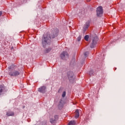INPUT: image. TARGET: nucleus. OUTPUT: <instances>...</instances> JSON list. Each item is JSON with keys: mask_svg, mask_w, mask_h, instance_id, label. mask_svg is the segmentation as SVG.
<instances>
[{"mask_svg": "<svg viewBox=\"0 0 125 125\" xmlns=\"http://www.w3.org/2000/svg\"><path fill=\"white\" fill-rule=\"evenodd\" d=\"M103 14V8H102V6H99L97 8V15L99 17L102 16Z\"/></svg>", "mask_w": 125, "mask_h": 125, "instance_id": "7ed1b4c3", "label": "nucleus"}, {"mask_svg": "<svg viewBox=\"0 0 125 125\" xmlns=\"http://www.w3.org/2000/svg\"><path fill=\"white\" fill-rule=\"evenodd\" d=\"M46 87L44 86H42L38 89V91L41 93H44L45 92Z\"/></svg>", "mask_w": 125, "mask_h": 125, "instance_id": "0eeeda50", "label": "nucleus"}, {"mask_svg": "<svg viewBox=\"0 0 125 125\" xmlns=\"http://www.w3.org/2000/svg\"><path fill=\"white\" fill-rule=\"evenodd\" d=\"M58 116L55 115L54 117L50 118V123H51V124H56L57 123V121H58Z\"/></svg>", "mask_w": 125, "mask_h": 125, "instance_id": "39448f33", "label": "nucleus"}, {"mask_svg": "<svg viewBox=\"0 0 125 125\" xmlns=\"http://www.w3.org/2000/svg\"><path fill=\"white\" fill-rule=\"evenodd\" d=\"M69 57V55L68 54V53L66 52H63L61 54V58L62 59H63V60H66V58H68Z\"/></svg>", "mask_w": 125, "mask_h": 125, "instance_id": "423d86ee", "label": "nucleus"}, {"mask_svg": "<svg viewBox=\"0 0 125 125\" xmlns=\"http://www.w3.org/2000/svg\"><path fill=\"white\" fill-rule=\"evenodd\" d=\"M20 73L19 72L17 71H14L13 72H9V74L10 76H18L19 75H20Z\"/></svg>", "mask_w": 125, "mask_h": 125, "instance_id": "6e6552de", "label": "nucleus"}, {"mask_svg": "<svg viewBox=\"0 0 125 125\" xmlns=\"http://www.w3.org/2000/svg\"><path fill=\"white\" fill-rule=\"evenodd\" d=\"M55 35L50 36V35L48 34L47 35H45L43 38H42V44L43 47H45V45H46L47 43L51 42L50 40L51 39H54L55 37H57L59 31L58 29H55Z\"/></svg>", "mask_w": 125, "mask_h": 125, "instance_id": "f257e3e1", "label": "nucleus"}, {"mask_svg": "<svg viewBox=\"0 0 125 125\" xmlns=\"http://www.w3.org/2000/svg\"><path fill=\"white\" fill-rule=\"evenodd\" d=\"M3 87L2 86H0V94L2 92Z\"/></svg>", "mask_w": 125, "mask_h": 125, "instance_id": "2eb2a0df", "label": "nucleus"}, {"mask_svg": "<svg viewBox=\"0 0 125 125\" xmlns=\"http://www.w3.org/2000/svg\"><path fill=\"white\" fill-rule=\"evenodd\" d=\"M77 124L76 123V121H71L68 123V125H76Z\"/></svg>", "mask_w": 125, "mask_h": 125, "instance_id": "9b49d317", "label": "nucleus"}, {"mask_svg": "<svg viewBox=\"0 0 125 125\" xmlns=\"http://www.w3.org/2000/svg\"><path fill=\"white\" fill-rule=\"evenodd\" d=\"M79 109H77L75 111V118L76 119H78L79 117H80V111H79Z\"/></svg>", "mask_w": 125, "mask_h": 125, "instance_id": "1a4fd4ad", "label": "nucleus"}, {"mask_svg": "<svg viewBox=\"0 0 125 125\" xmlns=\"http://www.w3.org/2000/svg\"><path fill=\"white\" fill-rule=\"evenodd\" d=\"M98 37H95L92 40V42L91 43L90 46L91 48H93L96 45V43H97V42H98Z\"/></svg>", "mask_w": 125, "mask_h": 125, "instance_id": "20e7f679", "label": "nucleus"}, {"mask_svg": "<svg viewBox=\"0 0 125 125\" xmlns=\"http://www.w3.org/2000/svg\"><path fill=\"white\" fill-rule=\"evenodd\" d=\"M1 14H2V13L1 12H0V16H1Z\"/></svg>", "mask_w": 125, "mask_h": 125, "instance_id": "a211bd4d", "label": "nucleus"}, {"mask_svg": "<svg viewBox=\"0 0 125 125\" xmlns=\"http://www.w3.org/2000/svg\"><path fill=\"white\" fill-rule=\"evenodd\" d=\"M89 38V36L88 35H86L84 37V39L85 41H86V42H87V41H88Z\"/></svg>", "mask_w": 125, "mask_h": 125, "instance_id": "f8f14e48", "label": "nucleus"}, {"mask_svg": "<svg viewBox=\"0 0 125 125\" xmlns=\"http://www.w3.org/2000/svg\"><path fill=\"white\" fill-rule=\"evenodd\" d=\"M6 115L8 116V117H10V116H14V112L12 111H9L7 112Z\"/></svg>", "mask_w": 125, "mask_h": 125, "instance_id": "9d476101", "label": "nucleus"}, {"mask_svg": "<svg viewBox=\"0 0 125 125\" xmlns=\"http://www.w3.org/2000/svg\"><path fill=\"white\" fill-rule=\"evenodd\" d=\"M65 96H66V92L65 91H63L62 92V97H65Z\"/></svg>", "mask_w": 125, "mask_h": 125, "instance_id": "4468645a", "label": "nucleus"}, {"mask_svg": "<svg viewBox=\"0 0 125 125\" xmlns=\"http://www.w3.org/2000/svg\"><path fill=\"white\" fill-rule=\"evenodd\" d=\"M81 40H82V37L81 36H79L77 38V41L78 42H80V41H81Z\"/></svg>", "mask_w": 125, "mask_h": 125, "instance_id": "dca6fc26", "label": "nucleus"}, {"mask_svg": "<svg viewBox=\"0 0 125 125\" xmlns=\"http://www.w3.org/2000/svg\"><path fill=\"white\" fill-rule=\"evenodd\" d=\"M51 50V48H47L45 50V52L46 53H48V52H49V51H50Z\"/></svg>", "mask_w": 125, "mask_h": 125, "instance_id": "ddd939ff", "label": "nucleus"}, {"mask_svg": "<svg viewBox=\"0 0 125 125\" xmlns=\"http://www.w3.org/2000/svg\"><path fill=\"white\" fill-rule=\"evenodd\" d=\"M87 55H88V52H85L84 56H85V57H87Z\"/></svg>", "mask_w": 125, "mask_h": 125, "instance_id": "f3484780", "label": "nucleus"}, {"mask_svg": "<svg viewBox=\"0 0 125 125\" xmlns=\"http://www.w3.org/2000/svg\"><path fill=\"white\" fill-rule=\"evenodd\" d=\"M67 76L70 82H72L75 80V75L74 74V73L73 72H68Z\"/></svg>", "mask_w": 125, "mask_h": 125, "instance_id": "f03ea898", "label": "nucleus"}, {"mask_svg": "<svg viewBox=\"0 0 125 125\" xmlns=\"http://www.w3.org/2000/svg\"><path fill=\"white\" fill-rule=\"evenodd\" d=\"M88 27V25H87V28Z\"/></svg>", "mask_w": 125, "mask_h": 125, "instance_id": "6ab92c4d", "label": "nucleus"}]
</instances>
